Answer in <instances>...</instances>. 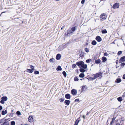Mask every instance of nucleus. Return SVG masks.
<instances>
[{"instance_id":"nucleus-1","label":"nucleus","mask_w":125,"mask_h":125,"mask_svg":"<svg viewBox=\"0 0 125 125\" xmlns=\"http://www.w3.org/2000/svg\"><path fill=\"white\" fill-rule=\"evenodd\" d=\"M8 123L5 119H1L0 121V125H8Z\"/></svg>"},{"instance_id":"nucleus-2","label":"nucleus","mask_w":125,"mask_h":125,"mask_svg":"<svg viewBox=\"0 0 125 125\" xmlns=\"http://www.w3.org/2000/svg\"><path fill=\"white\" fill-rule=\"evenodd\" d=\"M76 64L80 67H82L83 64H84V62L82 61H80L79 62H76Z\"/></svg>"},{"instance_id":"nucleus-3","label":"nucleus","mask_w":125,"mask_h":125,"mask_svg":"<svg viewBox=\"0 0 125 125\" xmlns=\"http://www.w3.org/2000/svg\"><path fill=\"white\" fill-rule=\"evenodd\" d=\"M102 74V73L101 72H99L95 74H94L93 75L96 79L99 77L101 76Z\"/></svg>"},{"instance_id":"nucleus-4","label":"nucleus","mask_w":125,"mask_h":125,"mask_svg":"<svg viewBox=\"0 0 125 125\" xmlns=\"http://www.w3.org/2000/svg\"><path fill=\"white\" fill-rule=\"evenodd\" d=\"M119 7V4L117 3L114 4L112 8L114 9L118 8Z\"/></svg>"},{"instance_id":"nucleus-5","label":"nucleus","mask_w":125,"mask_h":125,"mask_svg":"<svg viewBox=\"0 0 125 125\" xmlns=\"http://www.w3.org/2000/svg\"><path fill=\"white\" fill-rule=\"evenodd\" d=\"M71 93L73 95H76L77 93V91L75 89H73L71 90Z\"/></svg>"},{"instance_id":"nucleus-6","label":"nucleus","mask_w":125,"mask_h":125,"mask_svg":"<svg viewBox=\"0 0 125 125\" xmlns=\"http://www.w3.org/2000/svg\"><path fill=\"white\" fill-rule=\"evenodd\" d=\"M106 16L104 14H103L101 15V20L102 21L105 20L106 19Z\"/></svg>"},{"instance_id":"nucleus-7","label":"nucleus","mask_w":125,"mask_h":125,"mask_svg":"<svg viewBox=\"0 0 125 125\" xmlns=\"http://www.w3.org/2000/svg\"><path fill=\"white\" fill-rule=\"evenodd\" d=\"M125 60V56H124L121 57L119 61V63H121L124 61Z\"/></svg>"},{"instance_id":"nucleus-8","label":"nucleus","mask_w":125,"mask_h":125,"mask_svg":"<svg viewBox=\"0 0 125 125\" xmlns=\"http://www.w3.org/2000/svg\"><path fill=\"white\" fill-rule=\"evenodd\" d=\"M72 32L70 29H69L68 30L67 33H66L65 35L66 36H69L70 34L72 33Z\"/></svg>"},{"instance_id":"nucleus-9","label":"nucleus","mask_w":125,"mask_h":125,"mask_svg":"<svg viewBox=\"0 0 125 125\" xmlns=\"http://www.w3.org/2000/svg\"><path fill=\"white\" fill-rule=\"evenodd\" d=\"M96 40L99 42H101L102 41V39L101 37L99 36H97L96 38Z\"/></svg>"},{"instance_id":"nucleus-10","label":"nucleus","mask_w":125,"mask_h":125,"mask_svg":"<svg viewBox=\"0 0 125 125\" xmlns=\"http://www.w3.org/2000/svg\"><path fill=\"white\" fill-rule=\"evenodd\" d=\"M65 97L67 99H70L71 98V95L69 94H65Z\"/></svg>"},{"instance_id":"nucleus-11","label":"nucleus","mask_w":125,"mask_h":125,"mask_svg":"<svg viewBox=\"0 0 125 125\" xmlns=\"http://www.w3.org/2000/svg\"><path fill=\"white\" fill-rule=\"evenodd\" d=\"M70 102V100H66L64 101V103L66 104L67 105H69Z\"/></svg>"},{"instance_id":"nucleus-12","label":"nucleus","mask_w":125,"mask_h":125,"mask_svg":"<svg viewBox=\"0 0 125 125\" xmlns=\"http://www.w3.org/2000/svg\"><path fill=\"white\" fill-rule=\"evenodd\" d=\"M61 56L60 54H57L56 57V59L57 60H59L61 57Z\"/></svg>"},{"instance_id":"nucleus-13","label":"nucleus","mask_w":125,"mask_h":125,"mask_svg":"<svg viewBox=\"0 0 125 125\" xmlns=\"http://www.w3.org/2000/svg\"><path fill=\"white\" fill-rule=\"evenodd\" d=\"M102 60L103 62H104L107 60V59L105 57H103L102 58Z\"/></svg>"},{"instance_id":"nucleus-14","label":"nucleus","mask_w":125,"mask_h":125,"mask_svg":"<svg viewBox=\"0 0 125 125\" xmlns=\"http://www.w3.org/2000/svg\"><path fill=\"white\" fill-rule=\"evenodd\" d=\"M29 121L30 122H32L33 121V118L31 117L30 116L28 118Z\"/></svg>"},{"instance_id":"nucleus-15","label":"nucleus","mask_w":125,"mask_h":125,"mask_svg":"<svg viewBox=\"0 0 125 125\" xmlns=\"http://www.w3.org/2000/svg\"><path fill=\"white\" fill-rule=\"evenodd\" d=\"M1 99L3 101H5L7 100L8 98L6 96H3L2 97Z\"/></svg>"},{"instance_id":"nucleus-16","label":"nucleus","mask_w":125,"mask_h":125,"mask_svg":"<svg viewBox=\"0 0 125 125\" xmlns=\"http://www.w3.org/2000/svg\"><path fill=\"white\" fill-rule=\"evenodd\" d=\"M101 61L100 59H98L97 60H96L95 61V62L97 64H98L100 63Z\"/></svg>"},{"instance_id":"nucleus-17","label":"nucleus","mask_w":125,"mask_h":125,"mask_svg":"<svg viewBox=\"0 0 125 125\" xmlns=\"http://www.w3.org/2000/svg\"><path fill=\"white\" fill-rule=\"evenodd\" d=\"M7 113V111L6 110H3L2 112V115H4Z\"/></svg>"},{"instance_id":"nucleus-18","label":"nucleus","mask_w":125,"mask_h":125,"mask_svg":"<svg viewBox=\"0 0 125 125\" xmlns=\"http://www.w3.org/2000/svg\"><path fill=\"white\" fill-rule=\"evenodd\" d=\"M79 76L80 77L83 78L84 76V74L83 73H81L79 75Z\"/></svg>"},{"instance_id":"nucleus-19","label":"nucleus","mask_w":125,"mask_h":125,"mask_svg":"<svg viewBox=\"0 0 125 125\" xmlns=\"http://www.w3.org/2000/svg\"><path fill=\"white\" fill-rule=\"evenodd\" d=\"M121 81V80L120 78H118L116 79V83H118Z\"/></svg>"},{"instance_id":"nucleus-20","label":"nucleus","mask_w":125,"mask_h":125,"mask_svg":"<svg viewBox=\"0 0 125 125\" xmlns=\"http://www.w3.org/2000/svg\"><path fill=\"white\" fill-rule=\"evenodd\" d=\"M97 43L94 40L92 41V44L94 45H95Z\"/></svg>"},{"instance_id":"nucleus-21","label":"nucleus","mask_w":125,"mask_h":125,"mask_svg":"<svg viewBox=\"0 0 125 125\" xmlns=\"http://www.w3.org/2000/svg\"><path fill=\"white\" fill-rule=\"evenodd\" d=\"M119 102H121L122 101V98L121 97H119L117 98Z\"/></svg>"},{"instance_id":"nucleus-22","label":"nucleus","mask_w":125,"mask_h":125,"mask_svg":"<svg viewBox=\"0 0 125 125\" xmlns=\"http://www.w3.org/2000/svg\"><path fill=\"white\" fill-rule=\"evenodd\" d=\"M62 70V69L61 67L59 66H58L56 69V70L57 71H61Z\"/></svg>"},{"instance_id":"nucleus-23","label":"nucleus","mask_w":125,"mask_h":125,"mask_svg":"<svg viewBox=\"0 0 125 125\" xmlns=\"http://www.w3.org/2000/svg\"><path fill=\"white\" fill-rule=\"evenodd\" d=\"M86 86H84L83 85L82 86V91H84V89L85 87H86Z\"/></svg>"},{"instance_id":"nucleus-24","label":"nucleus","mask_w":125,"mask_h":125,"mask_svg":"<svg viewBox=\"0 0 125 125\" xmlns=\"http://www.w3.org/2000/svg\"><path fill=\"white\" fill-rule=\"evenodd\" d=\"M79 122V120L78 119H77L75 121L74 125H77L78 123Z\"/></svg>"},{"instance_id":"nucleus-25","label":"nucleus","mask_w":125,"mask_h":125,"mask_svg":"<svg viewBox=\"0 0 125 125\" xmlns=\"http://www.w3.org/2000/svg\"><path fill=\"white\" fill-rule=\"evenodd\" d=\"M80 71L82 73H84L85 71V70L83 68H81L80 69Z\"/></svg>"},{"instance_id":"nucleus-26","label":"nucleus","mask_w":125,"mask_h":125,"mask_svg":"<svg viewBox=\"0 0 125 125\" xmlns=\"http://www.w3.org/2000/svg\"><path fill=\"white\" fill-rule=\"evenodd\" d=\"M27 72L30 73H32L33 72V71L31 69H28L27 70Z\"/></svg>"},{"instance_id":"nucleus-27","label":"nucleus","mask_w":125,"mask_h":125,"mask_svg":"<svg viewBox=\"0 0 125 125\" xmlns=\"http://www.w3.org/2000/svg\"><path fill=\"white\" fill-rule=\"evenodd\" d=\"M102 32L103 33H107V31L105 29L103 30L102 31Z\"/></svg>"},{"instance_id":"nucleus-28","label":"nucleus","mask_w":125,"mask_h":125,"mask_svg":"<svg viewBox=\"0 0 125 125\" xmlns=\"http://www.w3.org/2000/svg\"><path fill=\"white\" fill-rule=\"evenodd\" d=\"M63 74L64 76L65 77H66V72L65 71H63L62 72V73Z\"/></svg>"},{"instance_id":"nucleus-29","label":"nucleus","mask_w":125,"mask_h":125,"mask_svg":"<svg viewBox=\"0 0 125 125\" xmlns=\"http://www.w3.org/2000/svg\"><path fill=\"white\" fill-rule=\"evenodd\" d=\"M115 118L113 117L112 119V121L110 123V124L111 125L113 122L115 120Z\"/></svg>"},{"instance_id":"nucleus-30","label":"nucleus","mask_w":125,"mask_h":125,"mask_svg":"<svg viewBox=\"0 0 125 125\" xmlns=\"http://www.w3.org/2000/svg\"><path fill=\"white\" fill-rule=\"evenodd\" d=\"M87 66L86 64H84V63L82 67L84 69H86L87 68Z\"/></svg>"},{"instance_id":"nucleus-31","label":"nucleus","mask_w":125,"mask_h":125,"mask_svg":"<svg viewBox=\"0 0 125 125\" xmlns=\"http://www.w3.org/2000/svg\"><path fill=\"white\" fill-rule=\"evenodd\" d=\"M74 81H78L79 80L78 77H75L74 78Z\"/></svg>"},{"instance_id":"nucleus-32","label":"nucleus","mask_w":125,"mask_h":125,"mask_svg":"<svg viewBox=\"0 0 125 125\" xmlns=\"http://www.w3.org/2000/svg\"><path fill=\"white\" fill-rule=\"evenodd\" d=\"M16 114L18 115H21V113L19 111H17L16 113Z\"/></svg>"},{"instance_id":"nucleus-33","label":"nucleus","mask_w":125,"mask_h":125,"mask_svg":"<svg viewBox=\"0 0 125 125\" xmlns=\"http://www.w3.org/2000/svg\"><path fill=\"white\" fill-rule=\"evenodd\" d=\"M122 53V52L121 51H119L118 52L117 54L118 55H119Z\"/></svg>"},{"instance_id":"nucleus-34","label":"nucleus","mask_w":125,"mask_h":125,"mask_svg":"<svg viewBox=\"0 0 125 125\" xmlns=\"http://www.w3.org/2000/svg\"><path fill=\"white\" fill-rule=\"evenodd\" d=\"M15 122L14 121H12L11 122V125H15Z\"/></svg>"},{"instance_id":"nucleus-35","label":"nucleus","mask_w":125,"mask_h":125,"mask_svg":"<svg viewBox=\"0 0 125 125\" xmlns=\"http://www.w3.org/2000/svg\"><path fill=\"white\" fill-rule=\"evenodd\" d=\"M75 30V27H73L71 29V30L73 31H74Z\"/></svg>"},{"instance_id":"nucleus-36","label":"nucleus","mask_w":125,"mask_h":125,"mask_svg":"<svg viewBox=\"0 0 125 125\" xmlns=\"http://www.w3.org/2000/svg\"><path fill=\"white\" fill-rule=\"evenodd\" d=\"M125 65V63L124 62L121 63V66L122 67V68L123 67V66Z\"/></svg>"},{"instance_id":"nucleus-37","label":"nucleus","mask_w":125,"mask_h":125,"mask_svg":"<svg viewBox=\"0 0 125 125\" xmlns=\"http://www.w3.org/2000/svg\"><path fill=\"white\" fill-rule=\"evenodd\" d=\"M85 51L86 52H89V50L88 48H85Z\"/></svg>"},{"instance_id":"nucleus-38","label":"nucleus","mask_w":125,"mask_h":125,"mask_svg":"<svg viewBox=\"0 0 125 125\" xmlns=\"http://www.w3.org/2000/svg\"><path fill=\"white\" fill-rule=\"evenodd\" d=\"M91 61V59H89L87 60L86 61V62L87 63H89Z\"/></svg>"},{"instance_id":"nucleus-39","label":"nucleus","mask_w":125,"mask_h":125,"mask_svg":"<svg viewBox=\"0 0 125 125\" xmlns=\"http://www.w3.org/2000/svg\"><path fill=\"white\" fill-rule=\"evenodd\" d=\"M31 70H33V71L34 70V67L32 66V65H31Z\"/></svg>"},{"instance_id":"nucleus-40","label":"nucleus","mask_w":125,"mask_h":125,"mask_svg":"<svg viewBox=\"0 0 125 125\" xmlns=\"http://www.w3.org/2000/svg\"><path fill=\"white\" fill-rule=\"evenodd\" d=\"M34 74H38L39 73V72L38 71H35L34 72Z\"/></svg>"},{"instance_id":"nucleus-41","label":"nucleus","mask_w":125,"mask_h":125,"mask_svg":"<svg viewBox=\"0 0 125 125\" xmlns=\"http://www.w3.org/2000/svg\"><path fill=\"white\" fill-rule=\"evenodd\" d=\"M76 66V65L75 64H73L72 66V67L73 68H74Z\"/></svg>"},{"instance_id":"nucleus-42","label":"nucleus","mask_w":125,"mask_h":125,"mask_svg":"<svg viewBox=\"0 0 125 125\" xmlns=\"http://www.w3.org/2000/svg\"><path fill=\"white\" fill-rule=\"evenodd\" d=\"M64 100V99L61 98L59 100L60 102H63Z\"/></svg>"},{"instance_id":"nucleus-43","label":"nucleus","mask_w":125,"mask_h":125,"mask_svg":"<svg viewBox=\"0 0 125 125\" xmlns=\"http://www.w3.org/2000/svg\"><path fill=\"white\" fill-rule=\"evenodd\" d=\"M0 103L2 104H4V101L3 100H2L0 101Z\"/></svg>"},{"instance_id":"nucleus-44","label":"nucleus","mask_w":125,"mask_h":125,"mask_svg":"<svg viewBox=\"0 0 125 125\" xmlns=\"http://www.w3.org/2000/svg\"><path fill=\"white\" fill-rule=\"evenodd\" d=\"M53 60V58H51L50 59L49 61L50 62H52Z\"/></svg>"},{"instance_id":"nucleus-45","label":"nucleus","mask_w":125,"mask_h":125,"mask_svg":"<svg viewBox=\"0 0 125 125\" xmlns=\"http://www.w3.org/2000/svg\"><path fill=\"white\" fill-rule=\"evenodd\" d=\"M104 55L105 56H107L108 55V54L107 53H104Z\"/></svg>"},{"instance_id":"nucleus-46","label":"nucleus","mask_w":125,"mask_h":125,"mask_svg":"<svg viewBox=\"0 0 125 125\" xmlns=\"http://www.w3.org/2000/svg\"><path fill=\"white\" fill-rule=\"evenodd\" d=\"M85 0H82L81 1V3L82 4H83L84 2V1Z\"/></svg>"},{"instance_id":"nucleus-47","label":"nucleus","mask_w":125,"mask_h":125,"mask_svg":"<svg viewBox=\"0 0 125 125\" xmlns=\"http://www.w3.org/2000/svg\"><path fill=\"white\" fill-rule=\"evenodd\" d=\"M95 78L94 77H94H91V79L92 80H94V79H95Z\"/></svg>"},{"instance_id":"nucleus-48","label":"nucleus","mask_w":125,"mask_h":125,"mask_svg":"<svg viewBox=\"0 0 125 125\" xmlns=\"http://www.w3.org/2000/svg\"><path fill=\"white\" fill-rule=\"evenodd\" d=\"M2 107L0 105V111L2 109Z\"/></svg>"},{"instance_id":"nucleus-49","label":"nucleus","mask_w":125,"mask_h":125,"mask_svg":"<svg viewBox=\"0 0 125 125\" xmlns=\"http://www.w3.org/2000/svg\"><path fill=\"white\" fill-rule=\"evenodd\" d=\"M123 78L124 79H125V74H124L123 75Z\"/></svg>"},{"instance_id":"nucleus-50","label":"nucleus","mask_w":125,"mask_h":125,"mask_svg":"<svg viewBox=\"0 0 125 125\" xmlns=\"http://www.w3.org/2000/svg\"><path fill=\"white\" fill-rule=\"evenodd\" d=\"M116 125H120L119 123H117Z\"/></svg>"},{"instance_id":"nucleus-51","label":"nucleus","mask_w":125,"mask_h":125,"mask_svg":"<svg viewBox=\"0 0 125 125\" xmlns=\"http://www.w3.org/2000/svg\"><path fill=\"white\" fill-rule=\"evenodd\" d=\"M83 118H84V119L85 118V116L84 115H83Z\"/></svg>"},{"instance_id":"nucleus-52","label":"nucleus","mask_w":125,"mask_h":125,"mask_svg":"<svg viewBox=\"0 0 125 125\" xmlns=\"http://www.w3.org/2000/svg\"><path fill=\"white\" fill-rule=\"evenodd\" d=\"M79 99H76L75 100V101H79Z\"/></svg>"},{"instance_id":"nucleus-53","label":"nucleus","mask_w":125,"mask_h":125,"mask_svg":"<svg viewBox=\"0 0 125 125\" xmlns=\"http://www.w3.org/2000/svg\"><path fill=\"white\" fill-rule=\"evenodd\" d=\"M64 27V26H63L61 28V30H62L63 29V28Z\"/></svg>"},{"instance_id":"nucleus-54","label":"nucleus","mask_w":125,"mask_h":125,"mask_svg":"<svg viewBox=\"0 0 125 125\" xmlns=\"http://www.w3.org/2000/svg\"><path fill=\"white\" fill-rule=\"evenodd\" d=\"M27 125V124H22V125Z\"/></svg>"},{"instance_id":"nucleus-55","label":"nucleus","mask_w":125,"mask_h":125,"mask_svg":"<svg viewBox=\"0 0 125 125\" xmlns=\"http://www.w3.org/2000/svg\"><path fill=\"white\" fill-rule=\"evenodd\" d=\"M125 96L124 95H122V97H124Z\"/></svg>"},{"instance_id":"nucleus-56","label":"nucleus","mask_w":125,"mask_h":125,"mask_svg":"<svg viewBox=\"0 0 125 125\" xmlns=\"http://www.w3.org/2000/svg\"><path fill=\"white\" fill-rule=\"evenodd\" d=\"M88 115V113L86 114V115Z\"/></svg>"},{"instance_id":"nucleus-57","label":"nucleus","mask_w":125,"mask_h":125,"mask_svg":"<svg viewBox=\"0 0 125 125\" xmlns=\"http://www.w3.org/2000/svg\"><path fill=\"white\" fill-rule=\"evenodd\" d=\"M56 0V1H57L59 0Z\"/></svg>"},{"instance_id":"nucleus-58","label":"nucleus","mask_w":125,"mask_h":125,"mask_svg":"<svg viewBox=\"0 0 125 125\" xmlns=\"http://www.w3.org/2000/svg\"><path fill=\"white\" fill-rule=\"evenodd\" d=\"M66 44H65V45H64V46L65 45V46H66Z\"/></svg>"},{"instance_id":"nucleus-59","label":"nucleus","mask_w":125,"mask_h":125,"mask_svg":"<svg viewBox=\"0 0 125 125\" xmlns=\"http://www.w3.org/2000/svg\"><path fill=\"white\" fill-rule=\"evenodd\" d=\"M82 80V79H80V80Z\"/></svg>"},{"instance_id":"nucleus-60","label":"nucleus","mask_w":125,"mask_h":125,"mask_svg":"<svg viewBox=\"0 0 125 125\" xmlns=\"http://www.w3.org/2000/svg\"><path fill=\"white\" fill-rule=\"evenodd\" d=\"M12 117H13V115H12Z\"/></svg>"},{"instance_id":"nucleus-61","label":"nucleus","mask_w":125,"mask_h":125,"mask_svg":"<svg viewBox=\"0 0 125 125\" xmlns=\"http://www.w3.org/2000/svg\"><path fill=\"white\" fill-rule=\"evenodd\" d=\"M62 46H64L63 45H62Z\"/></svg>"},{"instance_id":"nucleus-62","label":"nucleus","mask_w":125,"mask_h":125,"mask_svg":"<svg viewBox=\"0 0 125 125\" xmlns=\"http://www.w3.org/2000/svg\"><path fill=\"white\" fill-rule=\"evenodd\" d=\"M116 64L117 63V62H116Z\"/></svg>"},{"instance_id":"nucleus-63","label":"nucleus","mask_w":125,"mask_h":125,"mask_svg":"<svg viewBox=\"0 0 125 125\" xmlns=\"http://www.w3.org/2000/svg\"><path fill=\"white\" fill-rule=\"evenodd\" d=\"M95 22H96V21H95Z\"/></svg>"}]
</instances>
